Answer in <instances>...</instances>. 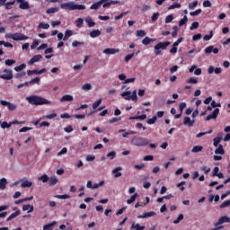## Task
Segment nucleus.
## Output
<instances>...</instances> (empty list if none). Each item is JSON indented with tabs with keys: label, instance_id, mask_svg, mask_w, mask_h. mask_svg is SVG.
<instances>
[{
	"label": "nucleus",
	"instance_id": "f257e3e1",
	"mask_svg": "<svg viewBox=\"0 0 230 230\" xmlns=\"http://www.w3.org/2000/svg\"><path fill=\"white\" fill-rule=\"evenodd\" d=\"M31 105H51V102L39 95H31L25 98Z\"/></svg>",
	"mask_w": 230,
	"mask_h": 230
},
{
	"label": "nucleus",
	"instance_id": "f03ea898",
	"mask_svg": "<svg viewBox=\"0 0 230 230\" xmlns=\"http://www.w3.org/2000/svg\"><path fill=\"white\" fill-rule=\"evenodd\" d=\"M60 6H61L62 10H71V11L85 10V5L78 4L75 2L64 3V4H61Z\"/></svg>",
	"mask_w": 230,
	"mask_h": 230
},
{
	"label": "nucleus",
	"instance_id": "7ed1b4c3",
	"mask_svg": "<svg viewBox=\"0 0 230 230\" xmlns=\"http://www.w3.org/2000/svg\"><path fill=\"white\" fill-rule=\"evenodd\" d=\"M131 143L135 146H146V145H150V141H148V139L141 137H133V139L131 140Z\"/></svg>",
	"mask_w": 230,
	"mask_h": 230
},
{
	"label": "nucleus",
	"instance_id": "20e7f679",
	"mask_svg": "<svg viewBox=\"0 0 230 230\" xmlns=\"http://www.w3.org/2000/svg\"><path fill=\"white\" fill-rule=\"evenodd\" d=\"M120 96L128 101H130V100H132L133 102L137 101V92L136 90L133 92L131 91L124 92L120 94Z\"/></svg>",
	"mask_w": 230,
	"mask_h": 230
},
{
	"label": "nucleus",
	"instance_id": "39448f33",
	"mask_svg": "<svg viewBox=\"0 0 230 230\" xmlns=\"http://www.w3.org/2000/svg\"><path fill=\"white\" fill-rule=\"evenodd\" d=\"M222 224H230V217H227V216L221 217L218 221L215 224V227L212 230H218V229H224V226H222Z\"/></svg>",
	"mask_w": 230,
	"mask_h": 230
},
{
	"label": "nucleus",
	"instance_id": "423d86ee",
	"mask_svg": "<svg viewBox=\"0 0 230 230\" xmlns=\"http://www.w3.org/2000/svg\"><path fill=\"white\" fill-rule=\"evenodd\" d=\"M170 41H165V42H159L155 46V55H160L161 51L159 49H166L168 46H170Z\"/></svg>",
	"mask_w": 230,
	"mask_h": 230
},
{
	"label": "nucleus",
	"instance_id": "0eeeda50",
	"mask_svg": "<svg viewBox=\"0 0 230 230\" xmlns=\"http://www.w3.org/2000/svg\"><path fill=\"white\" fill-rule=\"evenodd\" d=\"M3 80H12L13 78V73L11 69H4L3 75H0Z\"/></svg>",
	"mask_w": 230,
	"mask_h": 230
},
{
	"label": "nucleus",
	"instance_id": "6e6552de",
	"mask_svg": "<svg viewBox=\"0 0 230 230\" xmlns=\"http://www.w3.org/2000/svg\"><path fill=\"white\" fill-rule=\"evenodd\" d=\"M0 103H1V105H3V107H7V109L9 111H15V109H17V105L13 104L8 101L2 100V101H0Z\"/></svg>",
	"mask_w": 230,
	"mask_h": 230
},
{
	"label": "nucleus",
	"instance_id": "1a4fd4ad",
	"mask_svg": "<svg viewBox=\"0 0 230 230\" xmlns=\"http://www.w3.org/2000/svg\"><path fill=\"white\" fill-rule=\"evenodd\" d=\"M219 112H220V109H218V108L215 109L211 114L208 115L206 117V119H205L206 121H209L211 119H217V117L218 116Z\"/></svg>",
	"mask_w": 230,
	"mask_h": 230
},
{
	"label": "nucleus",
	"instance_id": "9d476101",
	"mask_svg": "<svg viewBox=\"0 0 230 230\" xmlns=\"http://www.w3.org/2000/svg\"><path fill=\"white\" fill-rule=\"evenodd\" d=\"M13 40H28V36L22 33H13Z\"/></svg>",
	"mask_w": 230,
	"mask_h": 230
},
{
	"label": "nucleus",
	"instance_id": "9b49d317",
	"mask_svg": "<svg viewBox=\"0 0 230 230\" xmlns=\"http://www.w3.org/2000/svg\"><path fill=\"white\" fill-rule=\"evenodd\" d=\"M205 53L207 55H209L211 53H214V55H218V49L215 48L213 46H208L204 49Z\"/></svg>",
	"mask_w": 230,
	"mask_h": 230
},
{
	"label": "nucleus",
	"instance_id": "f8f14e48",
	"mask_svg": "<svg viewBox=\"0 0 230 230\" xmlns=\"http://www.w3.org/2000/svg\"><path fill=\"white\" fill-rule=\"evenodd\" d=\"M73 100H75V97H73V95H71V94H66V95H63V96L60 98L59 102H60V103H64V102H73Z\"/></svg>",
	"mask_w": 230,
	"mask_h": 230
},
{
	"label": "nucleus",
	"instance_id": "ddd939ff",
	"mask_svg": "<svg viewBox=\"0 0 230 230\" xmlns=\"http://www.w3.org/2000/svg\"><path fill=\"white\" fill-rule=\"evenodd\" d=\"M102 53L104 55H116V53H119V49H105Z\"/></svg>",
	"mask_w": 230,
	"mask_h": 230
},
{
	"label": "nucleus",
	"instance_id": "4468645a",
	"mask_svg": "<svg viewBox=\"0 0 230 230\" xmlns=\"http://www.w3.org/2000/svg\"><path fill=\"white\" fill-rule=\"evenodd\" d=\"M183 125H186L187 127H193V125H195V119H191L190 117H184Z\"/></svg>",
	"mask_w": 230,
	"mask_h": 230
},
{
	"label": "nucleus",
	"instance_id": "2eb2a0df",
	"mask_svg": "<svg viewBox=\"0 0 230 230\" xmlns=\"http://www.w3.org/2000/svg\"><path fill=\"white\" fill-rule=\"evenodd\" d=\"M42 73H46V68H43L41 70H28L27 75L29 76H31V75H42Z\"/></svg>",
	"mask_w": 230,
	"mask_h": 230
},
{
	"label": "nucleus",
	"instance_id": "dca6fc26",
	"mask_svg": "<svg viewBox=\"0 0 230 230\" xmlns=\"http://www.w3.org/2000/svg\"><path fill=\"white\" fill-rule=\"evenodd\" d=\"M40 58H42V55H36L30 59V61L28 62V65L33 66V64H35V62H39Z\"/></svg>",
	"mask_w": 230,
	"mask_h": 230
},
{
	"label": "nucleus",
	"instance_id": "f3484780",
	"mask_svg": "<svg viewBox=\"0 0 230 230\" xmlns=\"http://www.w3.org/2000/svg\"><path fill=\"white\" fill-rule=\"evenodd\" d=\"M150 217H155V212H146L142 215L137 216V218H149Z\"/></svg>",
	"mask_w": 230,
	"mask_h": 230
},
{
	"label": "nucleus",
	"instance_id": "a211bd4d",
	"mask_svg": "<svg viewBox=\"0 0 230 230\" xmlns=\"http://www.w3.org/2000/svg\"><path fill=\"white\" fill-rule=\"evenodd\" d=\"M121 170H123L122 167H116L115 169L112 170V173L115 174V179H118V177H121Z\"/></svg>",
	"mask_w": 230,
	"mask_h": 230
},
{
	"label": "nucleus",
	"instance_id": "6ab92c4d",
	"mask_svg": "<svg viewBox=\"0 0 230 230\" xmlns=\"http://www.w3.org/2000/svg\"><path fill=\"white\" fill-rule=\"evenodd\" d=\"M19 215H21V210H16L15 212H13V214H11L7 219L6 222H10V220H13V218H17V217H19Z\"/></svg>",
	"mask_w": 230,
	"mask_h": 230
},
{
	"label": "nucleus",
	"instance_id": "aec40b11",
	"mask_svg": "<svg viewBox=\"0 0 230 230\" xmlns=\"http://www.w3.org/2000/svg\"><path fill=\"white\" fill-rule=\"evenodd\" d=\"M85 22L88 24L89 28H93L94 26H96V22H94L93 21V18H91V16H88L84 19Z\"/></svg>",
	"mask_w": 230,
	"mask_h": 230
},
{
	"label": "nucleus",
	"instance_id": "412c9836",
	"mask_svg": "<svg viewBox=\"0 0 230 230\" xmlns=\"http://www.w3.org/2000/svg\"><path fill=\"white\" fill-rule=\"evenodd\" d=\"M58 183V178H57V176H51L50 178H49V186H55Z\"/></svg>",
	"mask_w": 230,
	"mask_h": 230
},
{
	"label": "nucleus",
	"instance_id": "4be33fe9",
	"mask_svg": "<svg viewBox=\"0 0 230 230\" xmlns=\"http://www.w3.org/2000/svg\"><path fill=\"white\" fill-rule=\"evenodd\" d=\"M8 185V181L6 178L0 179V190H6V186Z\"/></svg>",
	"mask_w": 230,
	"mask_h": 230
},
{
	"label": "nucleus",
	"instance_id": "5701e85b",
	"mask_svg": "<svg viewBox=\"0 0 230 230\" xmlns=\"http://www.w3.org/2000/svg\"><path fill=\"white\" fill-rule=\"evenodd\" d=\"M102 35V31L100 30H93L90 32V37L92 39H96V37H100Z\"/></svg>",
	"mask_w": 230,
	"mask_h": 230
},
{
	"label": "nucleus",
	"instance_id": "b1692460",
	"mask_svg": "<svg viewBox=\"0 0 230 230\" xmlns=\"http://www.w3.org/2000/svg\"><path fill=\"white\" fill-rule=\"evenodd\" d=\"M216 155H224L226 154V151L224 150V146L219 145L218 147L215 150Z\"/></svg>",
	"mask_w": 230,
	"mask_h": 230
},
{
	"label": "nucleus",
	"instance_id": "393cba45",
	"mask_svg": "<svg viewBox=\"0 0 230 230\" xmlns=\"http://www.w3.org/2000/svg\"><path fill=\"white\" fill-rule=\"evenodd\" d=\"M204 150V146H194L191 149L192 154H199V152H202Z\"/></svg>",
	"mask_w": 230,
	"mask_h": 230
},
{
	"label": "nucleus",
	"instance_id": "a878e982",
	"mask_svg": "<svg viewBox=\"0 0 230 230\" xmlns=\"http://www.w3.org/2000/svg\"><path fill=\"white\" fill-rule=\"evenodd\" d=\"M22 211H28V213H32L33 211V206L32 205H23L22 206Z\"/></svg>",
	"mask_w": 230,
	"mask_h": 230
},
{
	"label": "nucleus",
	"instance_id": "bb28decb",
	"mask_svg": "<svg viewBox=\"0 0 230 230\" xmlns=\"http://www.w3.org/2000/svg\"><path fill=\"white\" fill-rule=\"evenodd\" d=\"M131 229L135 230H145V226H141L138 223H132Z\"/></svg>",
	"mask_w": 230,
	"mask_h": 230
},
{
	"label": "nucleus",
	"instance_id": "cd10ccee",
	"mask_svg": "<svg viewBox=\"0 0 230 230\" xmlns=\"http://www.w3.org/2000/svg\"><path fill=\"white\" fill-rule=\"evenodd\" d=\"M19 8H21V10H30V4L25 1L22 4H20Z\"/></svg>",
	"mask_w": 230,
	"mask_h": 230
},
{
	"label": "nucleus",
	"instance_id": "c85d7f7f",
	"mask_svg": "<svg viewBox=\"0 0 230 230\" xmlns=\"http://www.w3.org/2000/svg\"><path fill=\"white\" fill-rule=\"evenodd\" d=\"M101 5L102 4L103 8H110L111 6V0H100Z\"/></svg>",
	"mask_w": 230,
	"mask_h": 230
},
{
	"label": "nucleus",
	"instance_id": "c756f323",
	"mask_svg": "<svg viewBox=\"0 0 230 230\" xmlns=\"http://www.w3.org/2000/svg\"><path fill=\"white\" fill-rule=\"evenodd\" d=\"M69 37H73V31L66 30V32H65V36L63 38V40H67V39H69Z\"/></svg>",
	"mask_w": 230,
	"mask_h": 230
},
{
	"label": "nucleus",
	"instance_id": "7c9ffc66",
	"mask_svg": "<svg viewBox=\"0 0 230 230\" xmlns=\"http://www.w3.org/2000/svg\"><path fill=\"white\" fill-rule=\"evenodd\" d=\"M137 197H139V194L135 193L133 196L130 197V199L127 200V204H132L133 202H135Z\"/></svg>",
	"mask_w": 230,
	"mask_h": 230
},
{
	"label": "nucleus",
	"instance_id": "2f4dec72",
	"mask_svg": "<svg viewBox=\"0 0 230 230\" xmlns=\"http://www.w3.org/2000/svg\"><path fill=\"white\" fill-rule=\"evenodd\" d=\"M57 224V221H52L49 224L43 226V230H51V227Z\"/></svg>",
	"mask_w": 230,
	"mask_h": 230
},
{
	"label": "nucleus",
	"instance_id": "473e14b6",
	"mask_svg": "<svg viewBox=\"0 0 230 230\" xmlns=\"http://www.w3.org/2000/svg\"><path fill=\"white\" fill-rule=\"evenodd\" d=\"M102 6L101 1L94 3L90 6V10H98Z\"/></svg>",
	"mask_w": 230,
	"mask_h": 230
},
{
	"label": "nucleus",
	"instance_id": "72a5a7b5",
	"mask_svg": "<svg viewBox=\"0 0 230 230\" xmlns=\"http://www.w3.org/2000/svg\"><path fill=\"white\" fill-rule=\"evenodd\" d=\"M155 40L150 39L149 37H146L143 40H142V44H144V46H148V44H150V42H154Z\"/></svg>",
	"mask_w": 230,
	"mask_h": 230
},
{
	"label": "nucleus",
	"instance_id": "f704fd0d",
	"mask_svg": "<svg viewBox=\"0 0 230 230\" xmlns=\"http://www.w3.org/2000/svg\"><path fill=\"white\" fill-rule=\"evenodd\" d=\"M33 186V182L25 181L22 183V188H31Z\"/></svg>",
	"mask_w": 230,
	"mask_h": 230
},
{
	"label": "nucleus",
	"instance_id": "c9c22d12",
	"mask_svg": "<svg viewBox=\"0 0 230 230\" xmlns=\"http://www.w3.org/2000/svg\"><path fill=\"white\" fill-rule=\"evenodd\" d=\"M0 46H4V48H13V44L5 42L4 40H0Z\"/></svg>",
	"mask_w": 230,
	"mask_h": 230
},
{
	"label": "nucleus",
	"instance_id": "e433bc0d",
	"mask_svg": "<svg viewBox=\"0 0 230 230\" xmlns=\"http://www.w3.org/2000/svg\"><path fill=\"white\" fill-rule=\"evenodd\" d=\"M103 99H99L98 101H96L95 102L93 103V110H96L98 109V107H100V105H102V102Z\"/></svg>",
	"mask_w": 230,
	"mask_h": 230
},
{
	"label": "nucleus",
	"instance_id": "4c0bfd02",
	"mask_svg": "<svg viewBox=\"0 0 230 230\" xmlns=\"http://www.w3.org/2000/svg\"><path fill=\"white\" fill-rule=\"evenodd\" d=\"M75 25L77 28H82L84 26V20L82 18H78L75 21Z\"/></svg>",
	"mask_w": 230,
	"mask_h": 230
},
{
	"label": "nucleus",
	"instance_id": "58836bf2",
	"mask_svg": "<svg viewBox=\"0 0 230 230\" xmlns=\"http://www.w3.org/2000/svg\"><path fill=\"white\" fill-rule=\"evenodd\" d=\"M38 28H41L42 30H49V24L40 22V24L38 25Z\"/></svg>",
	"mask_w": 230,
	"mask_h": 230
},
{
	"label": "nucleus",
	"instance_id": "ea45409f",
	"mask_svg": "<svg viewBox=\"0 0 230 230\" xmlns=\"http://www.w3.org/2000/svg\"><path fill=\"white\" fill-rule=\"evenodd\" d=\"M105 184V181H102L99 183H94L92 187V190H98L100 186H103Z\"/></svg>",
	"mask_w": 230,
	"mask_h": 230
},
{
	"label": "nucleus",
	"instance_id": "a19ab883",
	"mask_svg": "<svg viewBox=\"0 0 230 230\" xmlns=\"http://www.w3.org/2000/svg\"><path fill=\"white\" fill-rule=\"evenodd\" d=\"M198 4H199V1H194L193 3H190L189 4V10H195Z\"/></svg>",
	"mask_w": 230,
	"mask_h": 230
},
{
	"label": "nucleus",
	"instance_id": "79ce46f5",
	"mask_svg": "<svg viewBox=\"0 0 230 230\" xmlns=\"http://www.w3.org/2000/svg\"><path fill=\"white\" fill-rule=\"evenodd\" d=\"M84 44H85L84 42H80V41H76V40H74L72 42L73 48H78L80 46H84Z\"/></svg>",
	"mask_w": 230,
	"mask_h": 230
},
{
	"label": "nucleus",
	"instance_id": "37998d69",
	"mask_svg": "<svg viewBox=\"0 0 230 230\" xmlns=\"http://www.w3.org/2000/svg\"><path fill=\"white\" fill-rule=\"evenodd\" d=\"M199 13H202V9H197L194 12H190V15H191L192 17H196L197 15H199Z\"/></svg>",
	"mask_w": 230,
	"mask_h": 230
},
{
	"label": "nucleus",
	"instance_id": "c03bdc74",
	"mask_svg": "<svg viewBox=\"0 0 230 230\" xmlns=\"http://www.w3.org/2000/svg\"><path fill=\"white\" fill-rule=\"evenodd\" d=\"M39 82H40V77H36L30 82H27V84H29V85H33V84H39Z\"/></svg>",
	"mask_w": 230,
	"mask_h": 230
},
{
	"label": "nucleus",
	"instance_id": "a18cd8bd",
	"mask_svg": "<svg viewBox=\"0 0 230 230\" xmlns=\"http://www.w3.org/2000/svg\"><path fill=\"white\" fill-rule=\"evenodd\" d=\"M229 206H230V199H227L220 205V208L224 209V208H229Z\"/></svg>",
	"mask_w": 230,
	"mask_h": 230
},
{
	"label": "nucleus",
	"instance_id": "49530a36",
	"mask_svg": "<svg viewBox=\"0 0 230 230\" xmlns=\"http://www.w3.org/2000/svg\"><path fill=\"white\" fill-rule=\"evenodd\" d=\"M57 12H58V7H52L49 8L46 11V13H57Z\"/></svg>",
	"mask_w": 230,
	"mask_h": 230
},
{
	"label": "nucleus",
	"instance_id": "de8ad7c7",
	"mask_svg": "<svg viewBox=\"0 0 230 230\" xmlns=\"http://www.w3.org/2000/svg\"><path fill=\"white\" fill-rule=\"evenodd\" d=\"M39 181H41V182H48L49 181V177L47 176V174H43L39 178Z\"/></svg>",
	"mask_w": 230,
	"mask_h": 230
},
{
	"label": "nucleus",
	"instance_id": "09e8293b",
	"mask_svg": "<svg viewBox=\"0 0 230 230\" xmlns=\"http://www.w3.org/2000/svg\"><path fill=\"white\" fill-rule=\"evenodd\" d=\"M188 22V16H184L180 22H179V26H184Z\"/></svg>",
	"mask_w": 230,
	"mask_h": 230
},
{
	"label": "nucleus",
	"instance_id": "8fccbe9b",
	"mask_svg": "<svg viewBox=\"0 0 230 230\" xmlns=\"http://www.w3.org/2000/svg\"><path fill=\"white\" fill-rule=\"evenodd\" d=\"M22 69H26V64H22L14 67V71H17V72L22 71Z\"/></svg>",
	"mask_w": 230,
	"mask_h": 230
},
{
	"label": "nucleus",
	"instance_id": "3c124183",
	"mask_svg": "<svg viewBox=\"0 0 230 230\" xmlns=\"http://www.w3.org/2000/svg\"><path fill=\"white\" fill-rule=\"evenodd\" d=\"M83 91H91L93 89V85L91 84H85L82 86Z\"/></svg>",
	"mask_w": 230,
	"mask_h": 230
},
{
	"label": "nucleus",
	"instance_id": "603ef678",
	"mask_svg": "<svg viewBox=\"0 0 230 230\" xmlns=\"http://www.w3.org/2000/svg\"><path fill=\"white\" fill-rule=\"evenodd\" d=\"M173 21V14H170L165 17V24H170Z\"/></svg>",
	"mask_w": 230,
	"mask_h": 230
},
{
	"label": "nucleus",
	"instance_id": "864d4df0",
	"mask_svg": "<svg viewBox=\"0 0 230 230\" xmlns=\"http://www.w3.org/2000/svg\"><path fill=\"white\" fill-rule=\"evenodd\" d=\"M5 8L6 10H12V6L15 4V1L5 3Z\"/></svg>",
	"mask_w": 230,
	"mask_h": 230
},
{
	"label": "nucleus",
	"instance_id": "5fc2aeb1",
	"mask_svg": "<svg viewBox=\"0 0 230 230\" xmlns=\"http://www.w3.org/2000/svg\"><path fill=\"white\" fill-rule=\"evenodd\" d=\"M106 157H109L110 159H114L116 157V151H111L107 154Z\"/></svg>",
	"mask_w": 230,
	"mask_h": 230
},
{
	"label": "nucleus",
	"instance_id": "6e6d98bb",
	"mask_svg": "<svg viewBox=\"0 0 230 230\" xmlns=\"http://www.w3.org/2000/svg\"><path fill=\"white\" fill-rule=\"evenodd\" d=\"M157 121V116H154L152 119H147V124L148 125H154Z\"/></svg>",
	"mask_w": 230,
	"mask_h": 230
},
{
	"label": "nucleus",
	"instance_id": "4d7b16f0",
	"mask_svg": "<svg viewBox=\"0 0 230 230\" xmlns=\"http://www.w3.org/2000/svg\"><path fill=\"white\" fill-rule=\"evenodd\" d=\"M187 84H199V80L195 77H190L189 80L186 81Z\"/></svg>",
	"mask_w": 230,
	"mask_h": 230
},
{
	"label": "nucleus",
	"instance_id": "13d9d810",
	"mask_svg": "<svg viewBox=\"0 0 230 230\" xmlns=\"http://www.w3.org/2000/svg\"><path fill=\"white\" fill-rule=\"evenodd\" d=\"M181 220H184V215L180 214L176 220L173 221V224H179Z\"/></svg>",
	"mask_w": 230,
	"mask_h": 230
},
{
	"label": "nucleus",
	"instance_id": "bf43d9fd",
	"mask_svg": "<svg viewBox=\"0 0 230 230\" xmlns=\"http://www.w3.org/2000/svg\"><path fill=\"white\" fill-rule=\"evenodd\" d=\"M211 39H213V31H210V35H205L203 37V40L205 41L211 40Z\"/></svg>",
	"mask_w": 230,
	"mask_h": 230
},
{
	"label": "nucleus",
	"instance_id": "052dcab7",
	"mask_svg": "<svg viewBox=\"0 0 230 230\" xmlns=\"http://www.w3.org/2000/svg\"><path fill=\"white\" fill-rule=\"evenodd\" d=\"M146 32H145V31L140 30V31H137V37H146Z\"/></svg>",
	"mask_w": 230,
	"mask_h": 230
},
{
	"label": "nucleus",
	"instance_id": "680f3d73",
	"mask_svg": "<svg viewBox=\"0 0 230 230\" xmlns=\"http://www.w3.org/2000/svg\"><path fill=\"white\" fill-rule=\"evenodd\" d=\"M175 8H181V4H173L168 7V10H175Z\"/></svg>",
	"mask_w": 230,
	"mask_h": 230
},
{
	"label": "nucleus",
	"instance_id": "e2e57ef3",
	"mask_svg": "<svg viewBox=\"0 0 230 230\" xmlns=\"http://www.w3.org/2000/svg\"><path fill=\"white\" fill-rule=\"evenodd\" d=\"M197 28H199V22H194L191 23L190 30L193 31V30H197Z\"/></svg>",
	"mask_w": 230,
	"mask_h": 230
},
{
	"label": "nucleus",
	"instance_id": "0e129e2a",
	"mask_svg": "<svg viewBox=\"0 0 230 230\" xmlns=\"http://www.w3.org/2000/svg\"><path fill=\"white\" fill-rule=\"evenodd\" d=\"M1 127H2L3 128H10L12 127V124H11V122L8 123V122H6V121H4V122L1 124Z\"/></svg>",
	"mask_w": 230,
	"mask_h": 230
},
{
	"label": "nucleus",
	"instance_id": "69168bd1",
	"mask_svg": "<svg viewBox=\"0 0 230 230\" xmlns=\"http://www.w3.org/2000/svg\"><path fill=\"white\" fill-rule=\"evenodd\" d=\"M157 19H159V13H153L152 17H151V21L153 22H155V21H157Z\"/></svg>",
	"mask_w": 230,
	"mask_h": 230
},
{
	"label": "nucleus",
	"instance_id": "338daca9",
	"mask_svg": "<svg viewBox=\"0 0 230 230\" xmlns=\"http://www.w3.org/2000/svg\"><path fill=\"white\" fill-rule=\"evenodd\" d=\"M134 55H136L135 53L132 54H128L125 57V62H128L129 60H132V58H134Z\"/></svg>",
	"mask_w": 230,
	"mask_h": 230
},
{
	"label": "nucleus",
	"instance_id": "774afa93",
	"mask_svg": "<svg viewBox=\"0 0 230 230\" xmlns=\"http://www.w3.org/2000/svg\"><path fill=\"white\" fill-rule=\"evenodd\" d=\"M40 41L39 40H33L32 45L31 46V49H35V48H37V46H39Z\"/></svg>",
	"mask_w": 230,
	"mask_h": 230
}]
</instances>
